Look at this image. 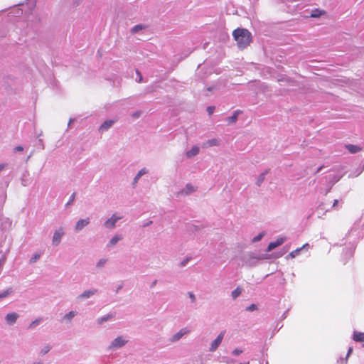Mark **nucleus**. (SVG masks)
<instances>
[{
	"mask_svg": "<svg viewBox=\"0 0 364 364\" xmlns=\"http://www.w3.org/2000/svg\"><path fill=\"white\" fill-rule=\"evenodd\" d=\"M232 36L237 46L240 49H244L250 46L252 40L251 33L246 28H236L232 32Z\"/></svg>",
	"mask_w": 364,
	"mask_h": 364,
	"instance_id": "1",
	"label": "nucleus"
},
{
	"mask_svg": "<svg viewBox=\"0 0 364 364\" xmlns=\"http://www.w3.org/2000/svg\"><path fill=\"white\" fill-rule=\"evenodd\" d=\"M225 333V331L220 332L218 337L211 343L209 348L210 351L214 352L218 348L223 339Z\"/></svg>",
	"mask_w": 364,
	"mask_h": 364,
	"instance_id": "2",
	"label": "nucleus"
},
{
	"mask_svg": "<svg viewBox=\"0 0 364 364\" xmlns=\"http://www.w3.org/2000/svg\"><path fill=\"white\" fill-rule=\"evenodd\" d=\"M286 240V238L285 237H279L278 239H277L276 241L274 242H272L269 244L266 251L267 252H270L272 251V250H274V248L280 246L281 245H282Z\"/></svg>",
	"mask_w": 364,
	"mask_h": 364,
	"instance_id": "3",
	"label": "nucleus"
},
{
	"mask_svg": "<svg viewBox=\"0 0 364 364\" xmlns=\"http://www.w3.org/2000/svg\"><path fill=\"white\" fill-rule=\"evenodd\" d=\"M126 343H127V341L124 340L122 337L118 336L112 342L109 348H120V347L123 346L124 345H125Z\"/></svg>",
	"mask_w": 364,
	"mask_h": 364,
	"instance_id": "4",
	"label": "nucleus"
},
{
	"mask_svg": "<svg viewBox=\"0 0 364 364\" xmlns=\"http://www.w3.org/2000/svg\"><path fill=\"white\" fill-rule=\"evenodd\" d=\"M63 235L64 232L62 228H60L58 230H56L53 237V244L55 245H58Z\"/></svg>",
	"mask_w": 364,
	"mask_h": 364,
	"instance_id": "5",
	"label": "nucleus"
},
{
	"mask_svg": "<svg viewBox=\"0 0 364 364\" xmlns=\"http://www.w3.org/2000/svg\"><path fill=\"white\" fill-rule=\"evenodd\" d=\"M121 217H117L114 214L112 216L111 218L108 219L105 223V225L107 228H113L115 226V223L117 220L121 219Z\"/></svg>",
	"mask_w": 364,
	"mask_h": 364,
	"instance_id": "6",
	"label": "nucleus"
},
{
	"mask_svg": "<svg viewBox=\"0 0 364 364\" xmlns=\"http://www.w3.org/2000/svg\"><path fill=\"white\" fill-rule=\"evenodd\" d=\"M89 223H90L89 218H87L86 219H80L76 223L75 229L76 231H79V230H82L84 227L87 226Z\"/></svg>",
	"mask_w": 364,
	"mask_h": 364,
	"instance_id": "7",
	"label": "nucleus"
},
{
	"mask_svg": "<svg viewBox=\"0 0 364 364\" xmlns=\"http://www.w3.org/2000/svg\"><path fill=\"white\" fill-rule=\"evenodd\" d=\"M346 148L351 154H355L362 150V148L360 146L354 144H347L346 146Z\"/></svg>",
	"mask_w": 364,
	"mask_h": 364,
	"instance_id": "8",
	"label": "nucleus"
},
{
	"mask_svg": "<svg viewBox=\"0 0 364 364\" xmlns=\"http://www.w3.org/2000/svg\"><path fill=\"white\" fill-rule=\"evenodd\" d=\"M18 315L16 313L8 314L6 316V321L8 323H14L16 321Z\"/></svg>",
	"mask_w": 364,
	"mask_h": 364,
	"instance_id": "9",
	"label": "nucleus"
},
{
	"mask_svg": "<svg viewBox=\"0 0 364 364\" xmlns=\"http://www.w3.org/2000/svg\"><path fill=\"white\" fill-rule=\"evenodd\" d=\"M199 147L197 146H194L191 148V150L188 151L186 152V156L188 158H191L196 155H197L199 153Z\"/></svg>",
	"mask_w": 364,
	"mask_h": 364,
	"instance_id": "10",
	"label": "nucleus"
},
{
	"mask_svg": "<svg viewBox=\"0 0 364 364\" xmlns=\"http://www.w3.org/2000/svg\"><path fill=\"white\" fill-rule=\"evenodd\" d=\"M218 145H219V141L216 139H212L206 141L203 144V147H210V146H218Z\"/></svg>",
	"mask_w": 364,
	"mask_h": 364,
	"instance_id": "11",
	"label": "nucleus"
},
{
	"mask_svg": "<svg viewBox=\"0 0 364 364\" xmlns=\"http://www.w3.org/2000/svg\"><path fill=\"white\" fill-rule=\"evenodd\" d=\"M114 122L113 120H107L100 126V129L102 131L107 130L112 126Z\"/></svg>",
	"mask_w": 364,
	"mask_h": 364,
	"instance_id": "12",
	"label": "nucleus"
},
{
	"mask_svg": "<svg viewBox=\"0 0 364 364\" xmlns=\"http://www.w3.org/2000/svg\"><path fill=\"white\" fill-rule=\"evenodd\" d=\"M188 332V330L186 329H181L179 332H178L177 333H176L173 336V338L172 340L173 341H178L179 340L183 335L186 334Z\"/></svg>",
	"mask_w": 364,
	"mask_h": 364,
	"instance_id": "13",
	"label": "nucleus"
},
{
	"mask_svg": "<svg viewBox=\"0 0 364 364\" xmlns=\"http://www.w3.org/2000/svg\"><path fill=\"white\" fill-rule=\"evenodd\" d=\"M353 340L356 342L364 341V333L355 332L353 334Z\"/></svg>",
	"mask_w": 364,
	"mask_h": 364,
	"instance_id": "14",
	"label": "nucleus"
},
{
	"mask_svg": "<svg viewBox=\"0 0 364 364\" xmlns=\"http://www.w3.org/2000/svg\"><path fill=\"white\" fill-rule=\"evenodd\" d=\"M240 113V111L239 110H236L233 115L228 117V121L229 123H231V124H233V123H235L237 119V117H238V114Z\"/></svg>",
	"mask_w": 364,
	"mask_h": 364,
	"instance_id": "15",
	"label": "nucleus"
},
{
	"mask_svg": "<svg viewBox=\"0 0 364 364\" xmlns=\"http://www.w3.org/2000/svg\"><path fill=\"white\" fill-rule=\"evenodd\" d=\"M97 292L96 289H91L84 291L80 296L81 298H88Z\"/></svg>",
	"mask_w": 364,
	"mask_h": 364,
	"instance_id": "16",
	"label": "nucleus"
},
{
	"mask_svg": "<svg viewBox=\"0 0 364 364\" xmlns=\"http://www.w3.org/2000/svg\"><path fill=\"white\" fill-rule=\"evenodd\" d=\"M326 12L324 11L319 10V9H315L312 11L310 16L311 18H317V17H319L321 15L324 14Z\"/></svg>",
	"mask_w": 364,
	"mask_h": 364,
	"instance_id": "17",
	"label": "nucleus"
},
{
	"mask_svg": "<svg viewBox=\"0 0 364 364\" xmlns=\"http://www.w3.org/2000/svg\"><path fill=\"white\" fill-rule=\"evenodd\" d=\"M114 315L113 314H108L105 316H103V317H101L98 320H97V322L99 324H102L103 322H105L109 319H111L112 318H113Z\"/></svg>",
	"mask_w": 364,
	"mask_h": 364,
	"instance_id": "18",
	"label": "nucleus"
},
{
	"mask_svg": "<svg viewBox=\"0 0 364 364\" xmlns=\"http://www.w3.org/2000/svg\"><path fill=\"white\" fill-rule=\"evenodd\" d=\"M242 293V289L240 287H237L234 291L232 292V296L233 299H236L237 296H239Z\"/></svg>",
	"mask_w": 364,
	"mask_h": 364,
	"instance_id": "19",
	"label": "nucleus"
},
{
	"mask_svg": "<svg viewBox=\"0 0 364 364\" xmlns=\"http://www.w3.org/2000/svg\"><path fill=\"white\" fill-rule=\"evenodd\" d=\"M301 248H298L292 252H291L289 255H288V257H291V258H294L297 255H299V252L301 251Z\"/></svg>",
	"mask_w": 364,
	"mask_h": 364,
	"instance_id": "20",
	"label": "nucleus"
},
{
	"mask_svg": "<svg viewBox=\"0 0 364 364\" xmlns=\"http://www.w3.org/2000/svg\"><path fill=\"white\" fill-rule=\"evenodd\" d=\"M11 289H6L4 292L0 294V299H3L6 297L8 295H9L11 293Z\"/></svg>",
	"mask_w": 364,
	"mask_h": 364,
	"instance_id": "21",
	"label": "nucleus"
},
{
	"mask_svg": "<svg viewBox=\"0 0 364 364\" xmlns=\"http://www.w3.org/2000/svg\"><path fill=\"white\" fill-rule=\"evenodd\" d=\"M121 238L119 237L117 235H115L114 237H113L110 242H109V244L110 245H114Z\"/></svg>",
	"mask_w": 364,
	"mask_h": 364,
	"instance_id": "22",
	"label": "nucleus"
},
{
	"mask_svg": "<svg viewBox=\"0 0 364 364\" xmlns=\"http://www.w3.org/2000/svg\"><path fill=\"white\" fill-rule=\"evenodd\" d=\"M186 194H188L195 191V188L191 184H187L186 186Z\"/></svg>",
	"mask_w": 364,
	"mask_h": 364,
	"instance_id": "23",
	"label": "nucleus"
},
{
	"mask_svg": "<svg viewBox=\"0 0 364 364\" xmlns=\"http://www.w3.org/2000/svg\"><path fill=\"white\" fill-rule=\"evenodd\" d=\"M75 315V313L74 311H70L68 314H67L65 316V318L68 320H71Z\"/></svg>",
	"mask_w": 364,
	"mask_h": 364,
	"instance_id": "24",
	"label": "nucleus"
},
{
	"mask_svg": "<svg viewBox=\"0 0 364 364\" xmlns=\"http://www.w3.org/2000/svg\"><path fill=\"white\" fill-rule=\"evenodd\" d=\"M41 321V318H38V319H36L35 321H33L29 326V328H33L35 327L36 326L38 325Z\"/></svg>",
	"mask_w": 364,
	"mask_h": 364,
	"instance_id": "25",
	"label": "nucleus"
},
{
	"mask_svg": "<svg viewBox=\"0 0 364 364\" xmlns=\"http://www.w3.org/2000/svg\"><path fill=\"white\" fill-rule=\"evenodd\" d=\"M144 28V26L141 25H136L132 28V32L136 33L139 30H141Z\"/></svg>",
	"mask_w": 364,
	"mask_h": 364,
	"instance_id": "26",
	"label": "nucleus"
},
{
	"mask_svg": "<svg viewBox=\"0 0 364 364\" xmlns=\"http://www.w3.org/2000/svg\"><path fill=\"white\" fill-rule=\"evenodd\" d=\"M264 236V233L261 232L257 236L253 238V242H257L259 241L262 237Z\"/></svg>",
	"mask_w": 364,
	"mask_h": 364,
	"instance_id": "27",
	"label": "nucleus"
},
{
	"mask_svg": "<svg viewBox=\"0 0 364 364\" xmlns=\"http://www.w3.org/2000/svg\"><path fill=\"white\" fill-rule=\"evenodd\" d=\"M214 110H215V107H213V106H210L207 108V111L209 114H212L213 113Z\"/></svg>",
	"mask_w": 364,
	"mask_h": 364,
	"instance_id": "28",
	"label": "nucleus"
},
{
	"mask_svg": "<svg viewBox=\"0 0 364 364\" xmlns=\"http://www.w3.org/2000/svg\"><path fill=\"white\" fill-rule=\"evenodd\" d=\"M264 178V173H262V174L259 176V178H258V181H257V184H258V186H259V185H260V183L263 181Z\"/></svg>",
	"mask_w": 364,
	"mask_h": 364,
	"instance_id": "29",
	"label": "nucleus"
},
{
	"mask_svg": "<svg viewBox=\"0 0 364 364\" xmlns=\"http://www.w3.org/2000/svg\"><path fill=\"white\" fill-rule=\"evenodd\" d=\"M75 193H73L71 195V196H70V200H69V201L68 202L67 205H70L71 203H73V200H75Z\"/></svg>",
	"mask_w": 364,
	"mask_h": 364,
	"instance_id": "30",
	"label": "nucleus"
},
{
	"mask_svg": "<svg viewBox=\"0 0 364 364\" xmlns=\"http://www.w3.org/2000/svg\"><path fill=\"white\" fill-rule=\"evenodd\" d=\"M147 171L146 168H142L138 172V176H141L142 175L146 173Z\"/></svg>",
	"mask_w": 364,
	"mask_h": 364,
	"instance_id": "31",
	"label": "nucleus"
},
{
	"mask_svg": "<svg viewBox=\"0 0 364 364\" xmlns=\"http://www.w3.org/2000/svg\"><path fill=\"white\" fill-rule=\"evenodd\" d=\"M248 311H254L257 309V306L255 304H251L250 306L247 308Z\"/></svg>",
	"mask_w": 364,
	"mask_h": 364,
	"instance_id": "32",
	"label": "nucleus"
},
{
	"mask_svg": "<svg viewBox=\"0 0 364 364\" xmlns=\"http://www.w3.org/2000/svg\"><path fill=\"white\" fill-rule=\"evenodd\" d=\"M106 263V259H100L97 263V266L101 267Z\"/></svg>",
	"mask_w": 364,
	"mask_h": 364,
	"instance_id": "33",
	"label": "nucleus"
},
{
	"mask_svg": "<svg viewBox=\"0 0 364 364\" xmlns=\"http://www.w3.org/2000/svg\"><path fill=\"white\" fill-rule=\"evenodd\" d=\"M241 353H242V350H238V349H235V350L232 351V354H233V355H240Z\"/></svg>",
	"mask_w": 364,
	"mask_h": 364,
	"instance_id": "34",
	"label": "nucleus"
},
{
	"mask_svg": "<svg viewBox=\"0 0 364 364\" xmlns=\"http://www.w3.org/2000/svg\"><path fill=\"white\" fill-rule=\"evenodd\" d=\"M188 295H189L191 301H195V300H196L195 295L192 292H188Z\"/></svg>",
	"mask_w": 364,
	"mask_h": 364,
	"instance_id": "35",
	"label": "nucleus"
},
{
	"mask_svg": "<svg viewBox=\"0 0 364 364\" xmlns=\"http://www.w3.org/2000/svg\"><path fill=\"white\" fill-rule=\"evenodd\" d=\"M23 150V148L21 146H18L15 148V151H21Z\"/></svg>",
	"mask_w": 364,
	"mask_h": 364,
	"instance_id": "36",
	"label": "nucleus"
},
{
	"mask_svg": "<svg viewBox=\"0 0 364 364\" xmlns=\"http://www.w3.org/2000/svg\"><path fill=\"white\" fill-rule=\"evenodd\" d=\"M50 350L49 347H46L44 349L42 350V353L46 354Z\"/></svg>",
	"mask_w": 364,
	"mask_h": 364,
	"instance_id": "37",
	"label": "nucleus"
},
{
	"mask_svg": "<svg viewBox=\"0 0 364 364\" xmlns=\"http://www.w3.org/2000/svg\"><path fill=\"white\" fill-rule=\"evenodd\" d=\"M140 114H140V112H134V113L132 114V117H135V118H137V117H139L140 116Z\"/></svg>",
	"mask_w": 364,
	"mask_h": 364,
	"instance_id": "38",
	"label": "nucleus"
},
{
	"mask_svg": "<svg viewBox=\"0 0 364 364\" xmlns=\"http://www.w3.org/2000/svg\"><path fill=\"white\" fill-rule=\"evenodd\" d=\"M39 257H40L39 255H34V257L31 259V261L35 262L36 259H38L39 258Z\"/></svg>",
	"mask_w": 364,
	"mask_h": 364,
	"instance_id": "39",
	"label": "nucleus"
},
{
	"mask_svg": "<svg viewBox=\"0 0 364 364\" xmlns=\"http://www.w3.org/2000/svg\"><path fill=\"white\" fill-rule=\"evenodd\" d=\"M136 73H137V75L139 76V82H141V80H142V76H141V75L140 72H139L138 70L136 71Z\"/></svg>",
	"mask_w": 364,
	"mask_h": 364,
	"instance_id": "40",
	"label": "nucleus"
},
{
	"mask_svg": "<svg viewBox=\"0 0 364 364\" xmlns=\"http://www.w3.org/2000/svg\"><path fill=\"white\" fill-rule=\"evenodd\" d=\"M188 259H186L183 260V261L181 262V266H185V265H186V264L188 262Z\"/></svg>",
	"mask_w": 364,
	"mask_h": 364,
	"instance_id": "41",
	"label": "nucleus"
},
{
	"mask_svg": "<svg viewBox=\"0 0 364 364\" xmlns=\"http://www.w3.org/2000/svg\"><path fill=\"white\" fill-rule=\"evenodd\" d=\"M5 166L4 164H0V172L4 168Z\"/></svg>",
	"mask_w": 364,
	"mask_h": 364,
	"instance_id": "42",
	"label": "nucleus"
},
{
	"mask_svg": "<svg viewBox=\"0 0 364 364\" xmlns=\"http://www.w3.org/2000/svg\"><path fill=\"white\" fill-rule=\"evenodd\" d=\"M140 177H141V176H138V173H137V174H136V176H135V178H134V183H136V182H137V181L139 179V178H140Z\"/></svg>",
	"mask_w": 364,
	"mask_h": 364,
	"instance_id": "43",
	"label": "nucleus"
},
{
	"mask_svg": "<svg viewBox=\"0 0 364 364\" xmlns=\"http://www.w3.org/2000/svg\"><path fill=\"white\" fill-rule=\"evenodd\" d=\"M338 204V200H335L333 204V207H335Z\"/></svg>",
	"mask_w": 364,
	"mask_h": 364,
	"instance_id": "44",
	"label": "nucleus"
}]
</instances>
